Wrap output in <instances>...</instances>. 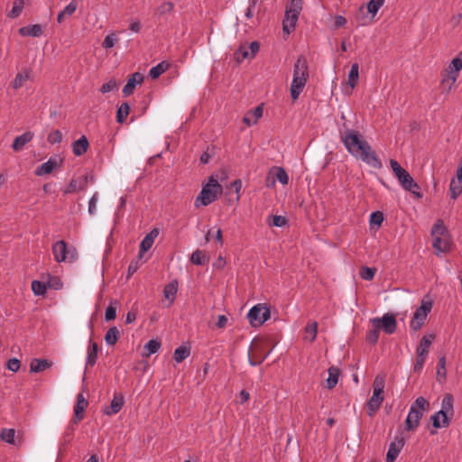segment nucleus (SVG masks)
I'll use <instances>...</instances> for the list:
<instances>
[{
	"label": "nucleus",
	"instance_id": "11",
	"mask_svg": "<svg viewBox=\"0 0 462 462\" xmlns=\"http://www.w3.org/2000/svg\"><path fill=\"white\" fill-rule=\"evenodd\" d=\"M371 322L376 329L382 328L389 335L394 333L397 328L395 316L391 313H385L381 319L374 318Z\"/></svg>",
	"mask_w": 462,
	"mask_h": 462
},
{
	"label": "nucleus",
	"instance_id": "23",
	"mask_svg": "<svg viewBox=\"0 0 462 462\" xmlns=\"http://www.w3.org/2000/svg\"><path fill=\"white\" fill-rule=\"evenodd\" d=\"M462 69V60L458 57L454 58L448 68L445 69L443 75H448L454 77L455 79L458 78V73Z\"/></svg>",
	"mask_w": 462,
	"mask_h": 462
},
{
	"label": "nucleus",
	"instance_id": "2",
	"mask_svg": "<svg viewBox=\"0 0 462 462\" xmlns=\"http://www.w3.org/2000/svg\"><path fill=\"white\" fill-rule=\"evenodd\" d=\"M309 79V67L303 55L298 57L293 66V76L291 84V97L297 100Z\"/></svg>",
	"mask_w": 462,
	"mask_h": 462
},
{
	"label": "nucleus",
	"instance_id": "10",
	"mask_svg": "<svg viewBox=\"0 0 462 462\" xmlns=\"http://www.w3.org/2000/svg\"><path fill=\"white\" fill-rule=\"evenodd\" d=\"M270 315L271 311L268 307L257 304L250 309L247 318L253 327H259L270 318Z\"/></svg>",
	"mask_w": 462,
	"mask_h": 462
},
{
	"label": "nucleus",
	"instance_id": "24",
	"mask_svg": "<svg viewBox=\"0 0 462 462\" xmlns=\"http://www.w3.org/2000/svg\"><path fill=\"white\" fill-rule=\"evenodd\" d=\"M432 246L437 251V254L447 252L449 249V236H434Z\"/></svg>",
	"mask_w": 462,
	"mask_h": 462
},
{
	"label": "nucleus",
	"instance_id": "56",
	"mask_svg": "<svg viewBox=\"0 0 462 462\" xmlns=\"http://www.w3.org/2000/svg\"><path fill=\"white\" fill-rule=\"evenodd\" d=\"M116 317V307L115 304L110 303V305L106 310L105 319L106 321H110L115 319Z\"/></svg>",
	"mask_w": 462,
	"mask_h": 462
},
{
	"label": "nucleus",
	"instance_id": "13",
	"mask_svg": "<svg viewBox=\"0 0 462 462\" xmlns=\"http://www.w3.org/2000/svg\"><path fill=\"white\" fill-rule=\"evenodd\" d=\"M124 403V396L121 393H116L113 396L110 405L103 408V412L108 416L116 415L120 411Z\"/></svg>",
	"mask_w": 462,
	"mask_h": 462
},
{
	"label": "nucleus",
	"instance_id": "33",
	"mask_svg": "<svg viewBox=\"0 0 462 462\" xmlns=\"http://www.w3.org/2000/svg\"><path fill=\"white\" fill-rule=\"evenodd\" d=\"M208 261L207 254L199 249L195 250L190 255V262L196 265H204Z\"/></svg>",
	"mask_w": 462,
	"mask_h": 462
},
{
	"label": "nucleus",
	"instance_id": "8",
	"mask_svg": "<svg viewBox=\"0 0 462 462\" xmlns=\"http://www.w3.org/2000/svg\"><path fill=\"white\" fill-rule=\"evenodd\" d=\"M52 254L54 259L58 263L61 262H74L78 258V253L75 247H68L65 241L60 240L53 244Z\"/></svg>",
	"mask_w": 462,
	"mask_h": 462
},
{
	"label": "nucleus",
	"instance_id": "4",
	"mask_svg": "<svg viewBox=\"0 0 462 462\" xmlns=\"http://www.w3.org/2000/svg\"><path fill=\"white\" fill-rule=\"evenodd\" d=\"M430 409V402L422 396L416 398L411 405L408 416L405 420V430L407 431L415 430L424 414Z\"/></svg>",
	"mask_w": 462,
	"mask_h": 462
},
{
	"label": "nucleus",
	"instance_id": "61",
	"mask_svg": "<svg viewBox=\"0 0 462 462\" xmlns=\"http://www.w3.org/2000/svg\"><path fill=\"white\" fill-rule=\"evenodd\" d=\"M272 225L277 227L284 226L287 225V218L283 216H274Z\"/></svg>",
	"mask_w": 462,
	"mask_h": 462
},
{
	"label": "nucleus",
	"instance_id": "57",
	"mask_svg": "<svg viewBox=\"0 0 462 462\" xmlns=\"http://www.w3.org/2000/svg\"><path fill=\"white\" fill-rule=\"evenodd\" d=\"M61 141H62V134L59 130H55L48 135V142L50 143H52V144L59 143Z\"/></svg>",
	"mask_w": 462,
	"mask_h": 462
},
{
	"label": "nucleus",
	"instance_id": "44",
	"mask_svg": "<svg viewBox=\"0 0 462 462\" xmlns=\"http://www.w3.org/2000/svg\"><path fill=\"white\" fill-rule=\"evenodd\" d=\"M447 372H446V358L445 356H441L438 361L437 367V380L439 382H442L446 379Z\"/></svg>",
	"mask_w": 462,
	"mask_h": 462
},
{
	"label": "nucleus",
	"instance_id": "40",
	"mask_svg": "<svg viewBox=\"0 0 462 462\" xmlns=\"http://www.w3.org/2000/svg\"><path fill=\"white\" fill-rule=\"evenodd\" d=\"M431 236H448V230L444 225V222L439 219L432 226Z\"/></svg>",
	"mask_w": 462,
	"mask_h": 462
},
{
	"label": "nucleus",
	"instance_id": "48",
	"mask_svg": "<svg viewBox=\"0 0 462 462\" xmlns=\"http://www.w3.org/2000/svg\"><path fill=\"white\" fill-rule=\"evenodd\" d=\"M0 438L9 444H14L15 430L14 429H4Z\"/></svg>",
	"mask_w": 462,
	"mask_h": 462
},
{
	"label": "nucleus",
	"instance_id": "41",
	"mask_svg": "<svg viewBox=\"0 0 462 462\" xmlns=\"http://www.w3.org/2000/svg\"><path fill=\"white\" fill-rule=\"evenodd\" d=\"M119 337V330L116 327L110 328L106 335H105V341L109 346H114Z\"/></svg>",
	"mask_w": 462,
	"mask_h": 462
},
{
	"label": "nucleus",
	"instance_id": "9",
	"mask_svg": "<svg viewBox=\"0 0 462 462\" xmlns=\"http://www.w3.org/2000/svg\"><path fill=\"white\" fill-rule=\"evenodd\" d=\"M431 309L432 301L422 300L420 302V306L413 313L412 319L410 323V328L415 331L420 329Z\"/></svg>",
	"mask_w": 462,
	"mask_h": 462
},
{
	"label": "nucleus",
	"instance_id": "37",
	"mask_svg": "<svg viewBox=\"0 0 462 462\" xmlns=\"http://www.w3.org/2000/svg\"><path fill=\"white\" fill-rule=\"evenodd\" d=\"M169 68V63L162 61L156 66L152 67L149 71V76L152 79H158Z\"/></svg>",
	"mask_w": 462,
	"mask_h": 462
},
{
	"label": "nucleus",
	"instance_id": "62",
	"mask_svg": "<svg viewBox=\"0 0 462 462\" xmlns=\"http://www.w3.org/2000/svg\"><path fill=\"white\" fill-rule=\"evenodd\" d=\"M379 329H376L375 328L371 330L366 337V339L371 344H375L379 338Z\"/></svg>",
	"mask_w": 462,
	"mask_h": 462
},
{
	"label": "nucleus",
	"instance_id": "26",
	"mask_svg": "<svg viewBox=\"0 0 462 462\" xmlns=\"http://www.w3.org/2000/svg\"><path fill=\"white\" fill-rule=\"evenodd\" d=\"M432 425L435 429L448 427L450 423L449 416L444 415L442 411L435 412L431 417Z\"/></svg>",
	"mask_w": 462,
	"mask_h": 462
},
{
	"label": "nucleus",
	"instance_id": "60",
	"mask_svg": "<svg viewBox=\"0 0 462 462\" xmlns=\"http://www.w3.org/2000/svg\"><path fill=\"white\" fill-rule=\"evenodd\" d=\"M21 366V362L19 359L14 357L7 361V369L12 372H18Z\"/></svg>",
	"mask_w": 462,
	"mask_h": 462
},
{
	"label": "nucleus",
	"instance_id": "49",
	"mask_svg": "<svg viewBox=\"0 0 462 462\" xmlns=\"http://www.w3.org/2000/svg\"><path fill=\"white\" fill-rule=\"evenodd\" d=\"M275 180L281 182L282 185L288 184L289 176L283 168H275Z\"/></svg>",
	"mask_w": 462,
	"mask_h": 462
},
{
	"label": "nucleus",
	"instance_id": "35",
	"mask_svg": "<svg viewBox=\"0 0 462 462\" xmlns=\"http://www.w3.org/2000/svg\"><path fill=\"white\" fill-rule=\"evenodd\" d=\"M358 78H359V66L357 63H354L351 66L349 74H348V85L353 89L356 88V86L358 83Z\"/></svg>",
	"mask_w": 462,
	"mask_h": 462
},
{
	"label": "nucleus",
	"instance_id": "12",
	"mask_svg": "<svg viewBox=\"0 0 462 462\" xmlns=\"http://www.w3.org/2000/svg\"><path fill=\"white\" fill-rule=\"evenodd\" d=\"M260 45L257 42H253L249 45H242L235 52V58L238 62L245 59H253L259 51Z\"/></svg>",
	"mask_w": 462,
	"mask_h": 462
},
{
	"label": "nucleus",
	"instance_id": "58",
	"mask_svg": "<svg viewBox=\"0 0 462 462\" xmlns=\"http://www.w3.org/2000/svg\"><path fill=\"white\" fill-rule=\"evenodd\" d=\"M47 284L48 288H52L54 290H60L62 287V282L60 278L55 276H50Z\"/></svg>",
	"mask_w": 462,
	"mask_h": 462
},
{
	"label": "nucleus",
	"instance_id": "15",
	"mask_svg": "<svg viewBox=\"0 0 462 462\" xmlns=\"http://www.w3.org/2000/svg\"><path fill=\"white\" fill-rule=\"evenodd\" d=\"M88 406V402L85 399L82 393L77 395V402L74 406V423L77 424L79 421L83 420L84 412Z\"/></svg>",
	"mask_w": 462,
	"mask_h": 462
},
{
	"label": "nucleus",
	"instance_id": "20",
	"mask_svg": "<svg viewBox=\"0 0 462 462\" xmlns=\"http://www.w3.org/2000/svg\"><path fill=\"white\" fill-rule=\"evenodd\" d=\"M89 147L88 140L85 135L72 143V152L76 156H81L87 152Z\"/></svg>",
	"mask_w": 462,
	"mask_h": 462
},
{
	"label": "nucleus",
	"instance_id": "52",
	"mask_svg": "<svg viewBox=\"0 0 462 462\" xmlns=\"http://www.w3.org/2000/svg\"><path fill=\"white\" fill-rule=\"evenodd\" d=\"M118 42V38L115 33H110L106 36L102 42V47L106 50L110 49L115 46V44Z\"/></svg>",
	"mask_w": 462,
	"mask_h": 462
},
{
	"label": "nucleus",
	"instance_id": "31",
	"mask_svg": "<svg viewBox=\"0 0 462 462\" xmlns=\"http://www.w3.org/2000/svg\"><path fill=\"white\" fill-rule=\"evenodd\" d=\"M328 377L327 378V381H326V383H327L326 387L328 389H333L338 382L340 370L336 366H331L328 368Z\"/></svg>",
	"mask_w": 462,
	"mask_h": 462
},
{
	"label": "nucleus",
	"instance_id": "55",
	"mask_svg": "<svg viewBox=\"0 0 462 462\" xmlns=\"http://www.w3.org/2000/svg\"><path fill=\"white\" fill-rule=\"evenodd\" d=\"M117 88V83L115 79H110L106 83L103 84L100 88V91L103 94L113 91Z\"/></svg>",
	"mask_w": 462,
	"mask_h": 462
},
{
	"label": "nucleus",
	"instance_id": "17",
	"mask_svg": "<svg viewBox=\"0 0 462 462\" xmlns=\"http://www.w3.org/2000/svg\"><path fill=\"white\" fill-rule=\"evenodd\" d=\"M143 81V76L135 72L130 76L126 84L123 88V94L125 97H128L134 93V88L137 84H141Z\"/></svg>",
	"mask_w": 462,
	"mask_h": 462
},
{
	"label": "nucleus",
	"instance_id": "36",
	"mask_svg": "<svg viewBox=\"0 0 462 462\" xmlns=\"http://www.w3.org/2000/svg\"><path fill=\"white\" fill-rule=\"evenodd\" d=\"M189 355L190 349L185 346H180L175 349L173 358L176 361V363L179 364L185 360L187 357H189Z\"/></svg>",
	"mask_w": 462,
	"mask_h": 462
},
{
	"label": "nucleus",
	"instance_id": "53",
	"mask_svg": "<svg viewBox=\"0 0 462 462\" xmlns=\"http://www.w3.org/2000/svg\"><path fill=\"white\" fill-rule=\"evenodd\" d=\"M305 332L310 336V341H314L317 337L318 323L315 321L309 323L305 328Z\"/></svg>",
	"mask_w": 462,
	"mask_h": 462
},
{
	"label": "nucleus",
	"instance_id": "27",
	"mask_svg": "<svg viewBox=\"0 0 462 462\" xmlns=\"http://www.w3.org/2000/svg\"><path fill=\"white\" fill-rule=\"evenodd\" d=\"M87 189V178L79 180H72L67 188L64 189L65 194L76 192L78 190H85Z\"/></svg>",
	"mask_w": 462,
	"mask_h": 462
},
{
	"label": "nucleus",
	"instance_id": "28",
	"mask_svg": "<svg viewBox=\"0 0 462 462\" xmlns=\"http://www.w3.org/2000/svg\"><path fill=\"white\" fill-rule=\"evenodd\" d=\"M178 291V282L176 280L165 285L163 289L164 297L169 300V305L173 303Z\"/></svg>",
	"mask_w": 462,
	"mask_h": 462
},
{
	"label": "nucleus",
	"instance_id": "29",
	"mask_svg": "<svg viewBox=\"0 0 462 462\" xmlns=\"http://www.w3.org/2000/svg\"><path fill=\"white\" fill-rule=\"evenodd\" d=\"M52 363L47 359H33L30 365L32 373H40L51 367Z\"/></svg>",
	"mask_w": 462,
	"mask_h": 462
},
{
	"label": "nucleus",
	"instance_id": "63",
	"mask_svg": "<svg viewBox=\"0 0 462 462\" xmlns=\"http://www.w3.org/2000/svg\"><path fill=\"white\" fill-rule=\"evenodd\" d=\"M425 361H426L425 357L417 356L416 363L414 365V371L420 372L423 368Z\"/></svg>",
	"mask_w": 462,
	"mask_h": 462
},
{
	"label": "nucleus",
	"instance_id": "14",
	"mask_svg": "<svg viewBox=\"0 0 462 462\" xmlns=\"http://www.w3.org/2000/svg\"><path fill=\"white\" fill-rule=\"evenodd\" d=\"M159 236V229L153 228L152 229L141 241L140 246H139V257L142 258L143 254L146 253L148 250L151 249L152 246L155 239Z\"/></svg>",
	"mask_w": 462,
	"mask_h": 462
},
{
	"label": "nucleus",
	"instance_id": "19",
	"mask_svg": "<svg viewBox=\"0 0 462 462\" xmlns=\"http://www.w3.org/2000/svg\"><path fill=\"white\" fill-rule=\"evenodd\" d=\"M33 138V134L30 131L23 133V134L16 136L13 142L12 148L14 152L21 151L25 144L31 142Z\"/></svg>",
	"mask_w": 462,
	"mask_h": 462
},
{
	"label": "nucleus",
	"instance_id": "42",
	"mask_svg": "<svg viewBox=\"0 0 462 462\" xmlns=\"http://www.w3.org/2000/svg\"><path fill=\"white\" fill-rule=\"evenodd\" d=\"M47 288V282H42L36 280L32 282V290L36 296H43L46 293Z\"/></svg>",
	"mask_w": 462,
	"mask_h": 462
},
{
	"label": "nucleus",
	"instance_id": "59",
	"mask_svg": "<svg viewBox=\"0 0 462 462\" xmlns=\"http://www.w3.org/2000/svg\"><path fill=\"white\" fill-rule=\"evenodd\" d=\"M98 199L97 192H95L94 195L90 198L88 201V213L90 215H95L97 211V202Z\"/></svg>",
	"mask_w": 462,
	"mask_h": 462
},
{
	"label": "nucleus",
	"instance_id": "54",
	"mask_svg": "<svg viewBox=\"0 0 462 462\" xmlns=\"http://www.w3.org/2000/svg\"><path fill=\"white\" fill-rule=\"evenodd\" d=\"M383 221V214L380 211L373 212L370 215V224L380 226Z\"/></svg>",
	"mask_w": 462,
	"mask_h": 462
},
{
	"label": "nucleus",
	"instance_id": "5",
	"mask_svg": "<svg viewBox=\"0 0 462 462\" xmlns=\"http://www.w3.org/2000/svg\"><path fill=\"white\" fill-rule=\"evenodd\" d=\"M384 382L385 376L383 374L376 375L374 380L373 395L367 402V414L369 417H373L374 415L383 402Z\"/></svg>",
	"mask_w": 462,
	"mask_h": 462
},
{
	"label": "nucleus",
	"instance_id": "32",
	"mask_svg": "<svg viewBox=\"0 0 462 462\" xmlns=\"http://www.w3.org/2000/svg\"><path fill=\"white\" fill-rule=\"evenodd\" d=\"M78 5L75 0H72L57 16V22L61 23L65 17L71 16L77 10Z\"/></svg>",
	"mask_w": 462,
	"mask_h": 462
},
{
	"label": "nucleus",
	"instance_id": "7",
	"mask_svg": "<svg viewBox=\"0 0 462 462\" xmlns=\"http://www.w3.org/2000/svg\"><path fill=\"white\" fill-rule=\"evenodd\" d=\"M301 10L302 0H290L282 21V30L285 33L290 34L294 31Z\"/></svg>",
	"mask_w": 462,
	"mask_h": 462
},
{
	"label": "nucleus",
	"instance_id": "39",
	"mask_svg": "<svg viewBox=\"0 0 462 462\" xmlns=\"http://www.w3.org/2000/svg\"><path fill=\"white\" fill-rule=\"evenodd\" d=\"M450 197L456 199L462 193V180L452 179L449 184Z\"/></svg>",
	"mask_w": 462,
	"mask_h": 462
},
{
	"label": "nucleus",
	"instance_id": "51",
	"mask_svg": "<svg viewBox=\"0 0 462 462\" xmlns=\"http://www.w3.org/2000/svg\"><path fill=\"white\" fill-rule=\"evenodd\" d=\"M174 5L171 2H163L155 11L156 14L163 15L173 11Z\"/></svg>",
	"mask_w": 462,
	"mask_h": 462
},
{
	"label": "nucleus",
	"instance_id": "16",
	"mask_svg": "<svg viewBox=\"0 0 462 462\" xmlns=\"http://www.w3.org/2000/svg\"><path fill=\"white\" fill-rule=\"evenodd\" d=\"M434 339H435L434 334L424 335L421 337L419 346H417V349H416L417 356L427 358L430 346L433 343Z\"/></svg>",
	"mask_w": 462,
	"mask_h": 462
},
{
	"label": "nucleus",
	"instance_id": "30",
	"mask_svg": "<svg viewBox=\"0 0 462 462\" xmlns=\"http://www.w3.org/2000/svg\"><path fill=\"white\" fill-rule=\"evenodd\" d=\"M439 411H442L444 415L452 417L454 414L453 408V397L451 394L447 393L441 402V409Z\"/></svg>",
	"mask_w": 462,
	"mask_h": 462
},
{
	"label": "nucleus",
	"instance_id": "50",
	"mask_svg": "<svg viewBox=\"0 0 462 462\" xmlns=\"http://www.w3.org/2000/svg\"><path fill=\"white\" fill-rule=\"evenodd\" d=\"M375 273H376L375 268L363 266L360 270V276L362 279H364L365 281H371L374 279Z\"/></svg>",
	"mask_w": 462,
	"mask_h": 462
},
{
	"label": "nucleus",
	"instance_id": "43",
	"mask_svg": "<svg viewBox=\"0 0 462 462\" xmlns=\"http://www.w3.org/2000/svg\"><path fill=\"white\" fill-rule=\"evenodd\" d=\"M457 79H455L454 77L448 76V75H442L441 79V88L443 89V92L449 93L454 87L456 81Z\"/></svg>",
	"mask_w": 462,
	"mask_h": 462
},
{
	"label": "nucleus",
	"instance_id": "6",
	"mask_svg": "<svg viewBox=\"0 0 462 462\" xmlns=\"http://www.w3.org/2000/svg\"><path fill=\"white\" fill-rule=\"evenodd\" d=\"M391 168L395 175V177L398 179L400 184L402 187L408 190L414 195H416L418 198H420L421 195L417 192L416 190L420 189L419 185L413 180L412 177L410 175V173L403 169L397 161L392 159L390 161Z\"/></svg>",
	"mask_w": 462,
	"mask_h": 462
},
{
	"label": "nucleus",
	"instance_id": "22",
	"mask_svg": "<svg viewBox=\"0 0 462 462\" xmlns=\"http://www.w3.org/2000/svg\"><path fill=\"white\" fill-rule=\"evenodd\" d=\"M18 32L22 36L40 37L43 31L41 24H32L21 27Z\"/></svg>",
	"mask_w": 462,
	"mask_h": 462
},
{
	"label": "nucleus",
	"instance_id": "1",
	"mask_svg": "<svg viewBox=\"0 0 462 462\" xmlns=\"http://www.w3.org/2000/svg\"><path fill=\"white\" fill-rule=\"evenodd\" d=\"M339 133L341 142L352 156L374 169L382 168L380 158L358 131L346 128Z\"/></svg>",
	"mask_w": 462,
	"mask_h": 462
},
{
	"label": "nucleus",
	"instance_id": "3",
	"mask_svg": "<svg viewBox=\"0 0 462 462\" xmlns=\"http://www.w3.org/2000/svg\"><path fill=\"white\" fill-rule=\"evenodd\" d=\"M223 189L219 184L217 177L211 175L206 184L202 186V189L195 200V207L208 206L217 199L222 194Z\"/></svg>",
	"mask_w": 462,
	"mask_h": 462
},
{
	"label": "nucleus",
	"instance_id": "38",
	"mask_svg": "<svg viewBox=\"0 0 462 462\" xmlns=\"http://www.w3.org/2000/svg\"><path fill=\"white\" fill-rule=\"evenodd\" d=\"M30 78V71L27 69H23V71L19 72L14 79L12 82V87L14 89L20 88L24 81H26Z\"/></svg>",
	"mask_w": 462,
	"mask_h": 462
},
{
	"label": "nucleus",
	"instance_id": "21",
	"mask_svg": "<svg viewBox=\"0 0 462 462\" xmlns=\"http://www.w3.org/2000/svg\"><path fill=\"white\" fill-rule=\"evenodd\" d=\"M58 162L54 158H50L47 162L41 164L35 170L36 176H42L50 174L55 168L58 167Z\"/></svg>",
	"mask_w": 462,
	"mask_h": 462
},
{
	"label": "nucleus",
	"instance_id": "45",
	"mask_svg": "<svg viewBox=\"0 0 462 462\" xmlns=\"http://www.w3.org/2000/svg\"><path fill=\"white\" fill-rule=\"evenodd\" d=\"M130 106L127 103H123L117 109L116 112V121L119 124H122L125 121L127 116L129 115Z\"/></svg>",
	"mask_w": 462,
	"mask_h": 462
},
{
	"label": "nucleus",
	"instance_id": "25",
	"mask_svg": "<svg viewBox=\"0 0 462 462\" xmlns=\"http://www.w3.org/2000/svg\"><path fill=\"white\" fill-rule=\"evenodd\" d=\"M97 353H98V346L96 342L93 340H89V345L88 347V355H87V360H86V366L91 367L93 366L97 359Z\"/></svg>",
	"mask_w": 462,
	"mask_h": 462
},
{
	"label": "nucleus",
	"instance_id": "34",
	"mask_svg": "<svg viewBox=\"0 0 462 462\" xmlns=\"http://www.w3.org/2000/svg\"><path fill=\"white\" fill-rule=\"evenodd\" d=\"M25 0H14L13 8L8 12L7 16L11 19L17 18L23 12Z\"/></svg>",
	"mask_w": 462,
	"mask_h": 462
},
{
	"label": "nucleus",
	"instance_id": "47",
	"mask_svg": "<svg viewBox=\"0 0 462 462\" xmlns=\"http://www.w3.org/2000/svg\"><path fill=\"white\" fill-rule=\"evenodd\" d=\"M384 0H370L367 4V12L374 17L383 6Z\"/></svg>",
	"mask_w": 462,
	"mask_h": 462
},
{
	"label": "nucleus",
	"instance_id": "18",
	"mask_svg": "<svg viewBox=\"0 0 462 462\" xmlns=\"http://www.w3.org/2000/svg\"><path fill=\"white\" fill-rule=\"evenodd\" d=\"M403 446L404 441L402 439L391 442L386 455V462H393L399 456Z\"/></svg>",
	"mask_w": 462,
	"mask_h": 462
},
{
	"label": "nucleus",
	"instance_id": "64",
	"mask_svg": "<svg viewBox=\"0 0 462 462\" xmlns=\"http://www.w3.org/2000/svg\"><path fill=\"white\" fill-rule=\"evenodd\" d=\"M254 6H255V2L254 0H252L245 13V15L246 18L250 19L254 16Z\"/></svg>",
	"mask_w": 462,
	"mask_h": 462
},
{
	"label": "nucleus",
	"instance_id": "46",
	"mask_svg": "<svg viewBox=\"0 0 462 462\" xmlns=\"http://www.w3.org/2000/svg\"><path fill=\"white\" fill-rule=\"evenodd\" d=\"M161 347V343L157 339H151L144 345L146 353L144 356H149L156 353Z\"/></svg>",
	"mask_w": 462,
	"mask_h": 462
}]
</instances>
